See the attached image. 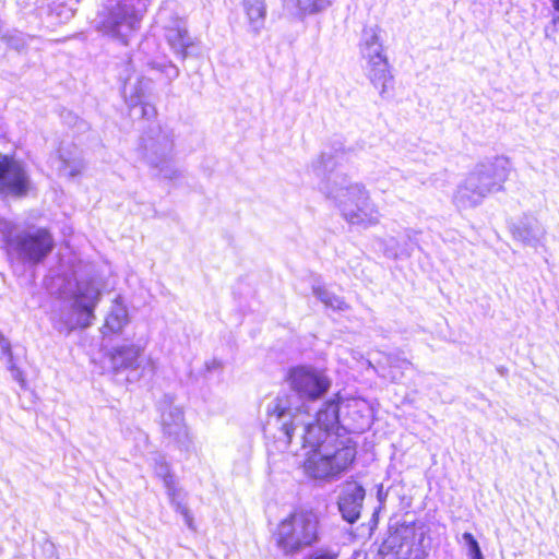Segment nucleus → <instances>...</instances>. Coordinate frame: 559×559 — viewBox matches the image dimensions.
I'll return each instance as SVG.
<instances>
[{
    "label": "nucleus",
    "instance_id": "obj_10",
    "mask_svg": "<svg viewBox=\"0 0 559 559\" xmlns=\"http://www.w3.org/2000/svg\"><path fill=\"white\" fill-rule=\"evenodd\" d=\"M413 539L406 528L396 527L381 543L379 556L381 559H408L413 552Z\"/></svg>",
    "mask_w": 559,
    "mask_h": 559
},
{
    "label": "nucleus",
    "instance_id": "obj_17",
    "mask_svg": "<svg viewBox=\"0 0 559 559\" xmlns=\"http://www.w3.org/2000/svg\"><path fill=\"white\" fill-rule=\"evenodd\" d=\"M346 218L353 224L374 225L377 223V219L374 217L368 216L367 213L361 216L360 214L353 211L346 213Z\"/></svg>",
    "mask_w": 559,
    "mask_h": 559
},
{
    "label": "nucleus",
    "instance_id": "obj_8",
    "mask_svg": "<svg viewBox=\"0 0 559 559\" xmlns=\"http://www.w3.org/2000/svg\"><path fill=\"white\" fill-rule=\"evenodd\" d=\"M338 413L340 402L335 399L326 401L317 413L314 421L307 425L302 440L324 438L328 433H347L340 426Z\"/></svg>",
    "mask_w": 559,
    "mask_h": 559
},
{
    "label": "nucleus",
    "instance_id": "obj_6",
    "mask_svg": "<svg viewBox=\"0 0 559 559\" xmlns=\"http://www.w3.org/2000/svg\"><path fill=\"white\" fill-rule=\"evenodd\" d=\"M32 190L29 176L21 162L0 154V194L24 198Z\"/></svg>",
    "mask_w": 559,
    "mask_h": 559
},
{
    "label": "nucleus",
    "instance_id": "obj_1",
    "mask_svg": "<svg viewBox=\"0 0 559 559\" xmlns=\"http://www.w3.org/2000/svg\"><path fill=\"white\" fill-rule=\"evenodd\" d=\"M302 447L308 449L305 472L313 478L337 477L356 459V444L347 433H328L324 438L302 440Z\"/></svg>",
    "mask_w": 559,
    "mask_h": 559
},
{
    "label": "nucleus",
    "instance_id": "obj_12",
    "mask_svg": "<svg viewBox=\"0 0 559 559\" xmlns=\"http://www.w3.org/2000/svg\"><path fill=\"white\" fill-rule=\"evenodd\" d=\"M143 353L141 346L130 344L112 348L107 353V358L115 372L122 370H135L140 367V359Z\"/></svg>",
    "mask_w": 559,
    "mask_h": 559
},
{
    "label": "nucleus",
    "instance_id": "obj_23",
    "mask_svg": "<svg viewBox=\"0 0 559 559\" xmlns=\"http://www.w3.org/2000/svg\"><path fill=\"white\" fill-rule=\"evenodd\" d=\"M4 352H5V354L9 356L10 361H11V360H12V354H11V348H10V346H9V345H7V346L4 347Z\"/></svg>",
    "mask_w": 559,
    "mask_h": 559
},
{
    "label": "nucleus",
    "instance_id": "obj_21",
    "mask_svg": "<svg viewBox=\"0 0 559 559\" xmlns=\"http://www.w3.org/2000/svg\"><path fill=\"white\" fill-rule=\"evenodd\" d=\"M10 371L12 372L13 378L20 383V385L23 389H27V382L26 379L20 368L15 366V364H11L9 367Z\"/></svg>",
    "mask_w": 559,
    "mask_h": 559
},
{
    "label": "nucleus",
    "instance_id": "obj_19",
    "mask_svg": "<svg viewBox=\"0 0 559 559\" xmlns=\"http://www.w3.org/2000/svg\"><path fill=\"white\" fill-rule=\"evenodd\" d=\"M305 559H338V552L330 549H320L309 554Z\"/></svg>",
    "mask_w": 559,
    "mask_h": 559
},
{
    "label": "nucleus",
    "instance_id": "obj_5",
    "mask_svg": "<svg viewBox=\"0 0 559 559\" xmlns=\"http://www.w3.org/2000/svg\"><path fill=\"white\" fill-rule=\"evenodd\" d=\"M100 299V290L91 281L80 284L73 295L71 306V318L68 322V330L87 328L94 319V310Z\"/></svg>",
    "mask_w": 559,
    "mask_h": 559
},
{
    "label": "nucleus",
    "instance_id": "obj_14",
    "mask_svg": "<svg viewBox=\"0 0 559 559\" xmlns=\"http://www.w3.org/2000/svg\"><path fill=\"white\" fill-rule=\"evenodd\" d=\"M128 321L129 317L126 307L122 305H117L110 310L105 319L102 329L103 337L111 340L115 334H118L122 331Z\"/></svg>",
    "mask_w": 559,
    "mask_h": 559
},
{
    "label": "nucleus",
    "instance_id": "obj_18",
    "mask_svg": "<svg viewBox=\"0 0 559 559\" xmlns=\"http://www.w3.org/2000/svg\"><path fill=\"white\" fill-rule=\"evenodd\" d=\"M305 1V10L310 13H317L324 8H326L331 0H304Z\"/></svg>",
    "mask_w": 559,
    "mask_h": 559
},
{
    "label": "nucleus",
    "instance_id": "obj_4",
    "mask_svg": "<svg viewBox=\"0 0 559 559\" xmlns=\"http://www.w3.org/2000/svg\"><path fill=\"white\" fill-rule=\"evenodd\" d=\"M362 46L365 49L370 50L376 46L373 53L368 52L367 76L380 95H384L390 88L393 87V75L388 62V59L382 53V47L378 34L371 29L366 33Z\"/></svg>",
    "mask_w": 559,
    "mask_h": 559
},
{
    "label": "nucleus",
    "instance_id": "obj_13",
    "mask_svg": "<svg viewBox=\"0 0 559 559\" xmlns=\"http://www.w3.org/2000/svg\"><path fill=\"white\" fill-rule=\"evenodd\" d=\"M167 41L171 49L182 58L192 55L195 48L194 40L181 26H173L167 29Z\"/></svg>",
    "mask_w": 559,
    "mask_h": 559
},
{
    "label": "nucleus",
    "instance_id": "obj_22",
    "mask_svg": "<svg viewBox=\"0 0 559 559\" xmlns=\"http://www.w3.org/2000/svg\"><path fill=\"white\" fill-rule=\"evenodd\" d=\"M282 429L284 430V432L287 436V438L290 440L292 436L294 433V426H293V424H284Z\"/></svg>",
    "mask_w": 559,
    "mask_h": 559
},
{
    "label": "nucleus",
    "instance_id": "obj_2",
    "mask_svg": "<svg viewBox=\"0 0 559 559\" xmlns=\"http://www.w3.org/2000/svg\"><path fill=\"white\" fill-rule=\"evenodd\" d=\"M320 520L311 510H294L283 519L273 532L276 546L293 555L319 540Z\"/></svg>",
    "mask_w": 559,
    "mask_h": 559
},
{
    "label": "nucleus",
    "instance_id": "obj_15",
    "mask_svg": "<svg viewBox=\"0 0 559 559\" xmlns=\"http://www.w3.org/2000/svg\"><path fill=\"white\" fill-rule=\"evenodd\" d=\"M249 28L257 34L264 25L265 7L263 0H243Z\"/></svg>",
    "mask_w": 559,
    "mask_h": 559
},
{
    "label": "nucleus",
    "instance_id": "obj_11",
    "mask_svg": "<svg viewBox=\"0 0 559 559\" xmlns=\"http://www.w3.org/2000/svg\"><path fill=\"white\" fill-rule=\"evenodd\" d=\"M364 499L365 489L357 481L346 480L343 484L338 509L346 522L353 524L360 518Z\"/></svg>",
    "mask_w": 559,
    "mask_h": 559
},
{
    "label": "nucleus",
    "instance_id": "obj_7",
    "mask_svg": "<svg viewBox=\"0 0 559 559\" xmlns=\"http://www.w3.org/2000/svg\"><path fill=\"white\" fill-rule=\"evenodd\" d=\"M12 245L24 260L39 263L51 252L53 238L48 229L39 228L33 233L23 234Z\"/></svg>",
    "mask_w": 559,
    "mask_h": 559
},
{
    "label": "nucleus",
    "instance_id": "obj_9",
    "mask_svg": "<svg viewBox=\"0 0 559 559\" xmlns=\"http://www.w3.org/2000/svg\"><path fill=\"white\" fill-rule=\"evenodd\" d=\"M138 22L132 5L118 2L102 12L100 27L106 33L118 35L123 29H133Z\"/></svg>",
    "mask_w": 559,
    "mask_h": 559
},
{
    "label": "nucleus",
    "instance_id": "obj_20",
    "mask_svg": "<svg viewBox=\"0 0 559 559\" xmlns=\"http://www.w3.org/2000/svg\"><path fill=\"white\" fill-rule=\"evenodd\" d=\"M287 412V406L282 402V400H277L274 406L267 411V416L275 417L277 419L282 418Z\"/></svg>",
    "mask_w": 559,
    "mask_h": 559
},
{
    "label": "nucleus",
    "instance_id": "obj_16",
    "mask_svg": "<svg viewBox=\"0 0 559 559\" xmlns=\"http://www.w3.org/2000/svg\"><path fill=\"white\" fill-rule=\"evenodd\" d=\"M463 538L466 540L468 545L472 559H484L478 542L473 536V534L466 532L463 534Z\"/></svg>",
    "mask_w": 559,
    "mask_h": 559
},
{
    "label": "nucleus",
    "instance_id": "obj_3",
    "mask_svg": "<svg viewBox=\"0 0 559 559\" xmlns=\"http://www.w3.org/2000/svg\"><path fill=\"white\" fill-rule=\"evenodd\" d=\"M285 381L300 399L311 402L322 397L331 386V380L324 370L305 365L289 368Z\"/></svg>",
    "mask_w": 559,
    "mask_h": 559
}]
</instances>
